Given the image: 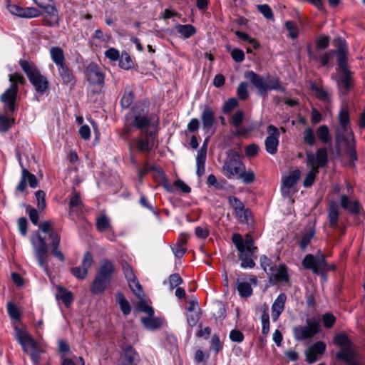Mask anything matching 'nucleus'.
I'll list each match as a JSON object with an SVG mask.
<instances>
[{"mask_svg":"<svg viewBox=\"0 0 365 365\" xmlns=\"http://www.w3.org/2000/svg\"><path fill=\"white\" fill-rule=\"evenodd\" d=\"M14 336L23 351L30 356L33 365H41L45 353L41 344L26 329L15 327Z\"/></svg>","mask_w":365,"mask_h":365,"instance_id":"f257e3e1","label":"nucleus"},{"mask_svg":"<svg viewBox=\"0 0 365 365\" xmlns=\"http://www.w3.org/2000/svg\"><path fill=\"white\" fill-rule=\"evenodd\" d=\"M132 125L139 129L143 135H149L150 137L155 134L158 125V118L154 115H148V110L143 105L135 106L128 115Z\"/></svg>","mask_w":365,"mask_h":365,"instance_id":"f03ea898","label":"nucleus"},{"mask_svg":"<svg viewBox=\"0 0 365 365\" xmlns=\"http://www.w3.org/2000/svg\"><path fill=\"white\" fill-rule=\"evenodd\" d=\"M338 125L336 127V140L338 143L344 142L349 149V155L351 161L357 160L354 146V134L349 127V115L346 108H342L338 115Z\"/></svg>","mask_w":365,"mask_h":365,"instance_id":"7ed1b4c3","label":"nucleus"},{"mask_svg":"<svg viewBox=\"0 0 365 365\" xmlns=\"http://www.w3.org/2000/svg\"><path fill=\"white\" fill-rule=\"evenodd\" d=\"M336 46L337 47V61H338V73L335 76L339 91L345 94L351 87L350 81V73L346 66V53L345 49L343 48V41L341 38L336 39Z\"/></svg>","mask_w":365,"mask_h":365,"instance_id":"20e7f679","label":"nucleus"},{"mask_svg":"<svg viewBox=\"0 0 365 365\" xmlns=\"http://www.w3.org/2000/svg\"><path fill=\"white\" fill-rule=\"evenodd\" d=\"M232 242L239 251L241 267L243 268L254 267L255 263L252 255L257 250V247L254 246L252 238L247 235L245 239H243L241 235L235 234L232 236Z\"/></svg>","mask_w":365,"mask_h":365,"instance_id":"39448f33","label":"nucleus"},{"mask_svg":"<svg viewBox=\"0 0 365 365\" xmlns=\"http://www.w3.org/2000/svg\"><path fill=\"white\" fill-rule=\"evenodd\" d=\"M245 77L255 86L259 95H264L271 90L282 91L284 90L279 80L273 77L267 76V78H263L252 71L246 72Z\"/></svg>","mask_w":365,"mask_h":365,"instance_id":"423d86ee","label":"nucleus"},{"mask_svg":"<svg viewBox=\"0 0 365 365\" xmlns=\"http://www.w3.org/2000/svg\"><path fill=\"white\" fill-rule=\"evenodd\" d=\"M19 64L31 83L35 87L36 91L40 93H44L48 88V81L37 69L34 63L21 60Z\"/></svg>","mask_w":365,"mask_h":365,"instance_id":"0eeeda50","label":"nucleus"},{"mask_svg":"<svg viewBox=\"0 0 365 365\" xmlns=\"http://www.w3.org/2000/svg\"><path fill=\"white\" fill-rule=\"evenodd\" d=\"M9 81L11 86L1 95L0 100L10 111L14 112L15 110L14 102L18 93L17 83H23L24 78L21 75L14 73L9 75Z\"/></svg>","mask_w":365,"mask_h":365,"instance_id":"6e6552de","label":"nucleus"},{"mask_svg":"<svg viewBox=\"0 0 365 365\" xmlns=\"http://www.w3.org/2000/svg\"><path fill=\"white\" fill-rule=\"evenodd\" d=\"M30 242L34 248V255L38 261V265L45 271H47L48 247L45 239L37 232L31 237Z\"/></svg>","mask_w":365,"mask_h":365,"instance_id":"1a4fd4ad","label":"nucleus"},{"mask_svg":"<svg viewBox=\"0 0 365 365\" xmlns=\"http://www.w3.org/2000/svg\"><path fill=\"white\" fill-rule=\"evenodd\" d=\"M306 326H297L293 328V335L296 340L304 341L312 338L320 330V320L319 318L306 319Z\"/></svg>","mask_w":365,"mask_h":365,"instance_id":"9d476101","label":"nucleus"},{"mask_svg":"<svg viewBox=\"0 0 365 365\" xmlns=\"http://www.w3.org/2000/svg\"><path fill=\"white\" fill-rule=\"evenodd\" d=\"M222 170L228 178L237 177L238 174L245 170L240 156L234 150H230L224 163Z\"/></svg>","mask_w":365,"mask_h":365,"instance_id":"9b49d317","label":"nucleus"},{"mask_svg":"<svg viewBox=\"0 0 365 365\" xmlns=\"http://www.w3.org/2000/svg\"><path fill=\"white\" fill-rule=\"evenodd\" d=\"M302 264L304 267L312 270L314 273H324L329 269L324 255L322 254L317 257L311 254L307 255L302 261ZM334 265L329 267L330 269H334Z\"/></svg>","mask_w":365,"mask_h":365,"instance_id":"f8f14e48","label":"nucleus"},{"mask_svg":"<svg viewBox=\"0 0 365 365\" xmlns=\"http://www.w3.org/2000/svg\"><path fill=\"white\" fill-rule=\"evenodd\" d=\"M39 227L43 232L48 234V237L51 240V243L53 247V250L51 251L52 255L63 262L64 260V256L58 249L60 237L56 232L51 229V224L49 222H44L39 225Z\"/></svg>","mask_w":365,"mask_h":365,"instance_id":"ddd939ff","label":"nucleus"},{"mask_svg":"<svg viewBox=\"0 0 365 365\" xmlns=\"http://www.w3.org/2000/svg\"><path fill=\"white\" fill-rule=\"evenodd\" d=\"M267 132L269 135L264 142L266 151L271 155H274L277 151L279 132L275 126L272 125L267 127Z\"/></svg>","mask_w":365,"mask_h":365,"instance_id":"4468645a","label":"nucleus"},{"mask_svg":"<svg viewBox=\"0 0 365 365\" xmlns=\"http://www.w3.org/2000/svg\"><path fill=\"white\" fill-rule=\"evenodd\" d=\"M229 203L235 210V214L238 220L242 223H247L249 211L245 208L244 204L236 197L230 196Z\"/></svg>","mask_w":365,"mask_h":365,"instance_id":"2eb2a0df","label":"nucleus"},{"mask_svg":"<svg viewBox=\"0 0 365 365\" xmlns=\"http://www.w3.org/2000/svg\"><path fill=\"white\" fill-rule=\"evenodd\" d=\"M140 361L138 353L129 345L123 349L118 365H138Z\"/></svg>","mask_w":365,"mask_h":365,"instance_id":"dca6fc26","label":"nucleus"},{"mask_svg":"<svg viewBox=\"0 0 365 365\" xmlns=\"http://www.w3.org/2000/svg\"><path fill=\"white\" fill-rule=\"evenodd\" d=\"M125 277L128 282L129 287L138 298H141L143 289L140 284L136 279L132 268L126 264L123 266Z\"/></svg>","mask_w":365,"mask_h":365,"instance_id":"f3484780","label":"nucleus"},{"mask_svg":"<svg viewBox=\"0 0 365 365\" xmlns=\"http://www.w3.org/2000/svg\"><path fill=\"white\" fill-rule=\"evenodd\" d=\"M86 76L91 84L102 85L104 82V76L101 68L94 63L88 64L86 70Z\"/></svg>","mask_w":365,"mask_h":365,"instance_id":"a211bd4d","label":"nucleus"},{"mask_svg":"<svg viewBox=\"0 0 365 365\" xmlns=\"http://www.w3.org/2000/svg\"><path fill=\"white\" fill-rule=\"evenodd\" d=\"M93 264V257L89 252L84 254L81 266L71 269V273L78 279H84L88 274V270Z\"/></svg>","mask_w":365,"mask_h":365,"instance_id":"6ab92c4d","label":"nucleus"},{"mask_svg":"<svg viewBox=\"0 0 365 365\" xmlns=\"http://www.w3.org/2000/svg\"><path fill=\"white\" fill-rule=\"evenodd\" d=\"M8 9L11 14L22 18H34L39 16L41 14L40 11L36 8H22L16 4L9 5Z\"/></svg>","mask_w":365,"mask_h":365,"instance_id":"aec40b11","label":"nucleus"},{"mask_svg":"<svg viewBox=\"0 0 365 365\" xmlns=\"http://www.w3.org/2000/svg\"><path fill=\"white\" fill-rule=\"evenodd\" d=\"M326 349V344L322 341H317L305 351L306 360L313 364L318 360V355L322 354Z\"/></svg>","mask_w":365,"mask_h":365,"instance_id":"412c9836","label":"nucleus"},{"mask_svg":"<svg viewBox=\"0 0 365 365\" xmlns=\"http://www.w3.org/2000/svg\"><path fill=\"white\" fill-rule=\"evenodd\" d=\"M207 139L205 140L202 147L197 152V155L196 157V174L197 176L200 177L204 175L205 172V160L207 156Z\"/></svg>","mask_w":365,"mask_h":365,"instance_id":"4be33fe9","label":"nucleus"},{"mask_svg":"<svg viewBox=\"0 0 365 365\" xmlns=\"http://www.w3.org/2000/svg\"><path fill=\"white\" fill-rule=\"evenodd\" d=\"M201 120L203 130L206 133H209L215 120V113L211 108L207 106L204 108L201 114Z\"/></svg>","mask_w":365,"mask_h":365,"instance_id":"5701e85b","label":"nucleus"},{"mask_svg":"<svg viewBox=\"0 0 365 365\" xmlns=\"http://www.w3.org/2000/svg\"><path fill=\"white\" fill-rule=\"evenodd\" d=\"M301 175V172L299 170L296 169L289 173L287 176H284L282 178V184L283 186L282 187V192L283 194L287 193L289 192V189L292 187L298 181Z\"/></svg>","mask_w":365,"mask_h":365,"instance_id":"b1692460","label":"nucleus"},{"mask_svg":"<svg viewBox=\"0 0 365 365\" xmlns=\"http://www.w3.org/2000/svg\"><path fill=\"white\" fill-rule=\"evenodd\" d=\"M286 299V295L282 293L273 302L272 305V319L273 321H277L279 315L284 311Z\"/></svg>","mask_w":365,"mask_h":365,"instance_id":"393cba45","label":"nucleus"},{"mask_svg":"<svg viewBox=\"0 0 365 365\" xmlns=\"http://www.w3.org/2000/svg\"><path fill=\"white\" fill-rule=\"evenodd\" d=\"M114 272L113 263L108 259H103L100 262V266L96 275L105 278L109 281L111 280V275Z\"/></svg>","mask_w":365,"mask_h":365,"instance_id":"a878e982","label":"nucleus"},{"mask_svg":"<svg viewBox=\"0 0 365 365\" xmlns=\"http://www.w3.org/2000/svg\"><path fill=\"white\" fill-rule=\"evenodd\" d=\"M58 74L61 76L63 83L67 86H73L76 83V79L71 70L66 63L57 67Z\"/></svg>","mask_w":365,"mask_h":365,"instance_id":"bb28decb","label":"nucleus"},{"mask_svg":"<svg viewBox=\"0 0 365 365\" xmlns=\"http://www.w3.org/2000/svg\"><path fill=\"white\" fill-rule=\"evenodd\" d=\"M38 6L42 8L51 18L57 19V9L52 0H33Z\"/></svg>","mask_w":365,"mask_h":365,"instance_id":"cd10ccee","label":"nucleus"},{"mask_svg":"<svg viewBox=\"0 0 365 365\" xmlns=\"http://www.w3.org/2000/svg\"><path fill=\"white\" fill-rule=\"evenodd\" d=\"M337 358L344 360L348 365H359L354 353L350 349V346L342 348L337 354Z\"/></svg>","mask_w":365,"mask_h":365,"instance_id":"c85d7f7f","label":"nucleus"},{"mask_svg":"<svg viewBox=\"0 0 365 365\" xmlns=\"http://www.w3.org/2000/svg\"><path fill=\"white\" fill-rule=\"evenodd\" d=\"M110 282V281L98 275H96V277L92 283L91 290L94 294H101L104 292Z\"/></svg>","mask_w":365,"mask_h":365,"instance_id":"c756f323","label":"nucleus"},{"mask_svg":"<svg viewBox=\"0 0 365 365\" xmlns=\"http://www.w3.org/2000/svg\"><path fill=\"white\" fill-rule=\"evenodd\" d=\"M339 207L334 202H331L328 211L329 223L331 227L335 228L338 225Z\"/></svg>","mask_w":365,"mask_h":365,"instance_id":"7c9ffc66","label":"nucleus"},{"mask_svg":"<svg viewBox=\"0 0 365 365\" xmlns=\"http://www.w3.org/2000/svg\"><path fill=\"white\" fill-rule=\"evenodd\" d=\"M175 30L184 38H188L196 33L195 28L190 24H177Z\"/></svg>","mask_w":365,"mask_h":365,"instance_id":"2f4dec72","label":"nucleus"},{"mask_svg":"<svg viewBox=\"0 0 365 365\" xmlns=\"http://www.w3.org/2000/svg\"><path fill=\"white\" fill-rule=\"evenodd\" d=\"M154 135L155 134H153L152 137L149 135L148 136L144 135L145 139L143 138H136L135 143L138 149L141 152L150 150L153 148L152 139L153 138Z\"/></svg>","mask_w":365,"mask_h":365,"instance_id":"473e14b6","label":"nucleus"},{"mask_svg":"<svg viewBox=\"0 0 365 365\" xmlns=\"http://www.w3.org/2000/svg\"><path fill=\"white\" fill-rule=\"evenodd\" d=\"M269 275L279 282H286L288 280L287 271L284 264H280L278 267L275 265Z\"/></svg>","mask_w":365,"mask_h":365,"instance_id":"72a5a7b5","label":"nucleus"},{"mask_svg":"<svg viewBox=\"0 0 365 365\" xmlns=\"http://www.w3.org/2000/svg\"><path fill=\"white\" fill-rule=\"evenodd\" d=\"M50 54L57 67L66 63L63 51L60 47H52L50 49Z\"/></svg>","mask_w":365,"mask_h":365,"instance_id":"f704fd0d","label":"nucleus"},{"mask_svg":"<svg viewBox=\"0 0 365 365\" xmlns=\"http://www.w3.org/2000/svg\"><path fill=\"white\" fill-rule=\"evenodd\" d=\"M341 205L343 208L347 209L354 213L359 212L360 209L358 202L349 200L346 195L341 197Z\"/></svg>","mask_w":365,"mask_h":365,"instance_id":"c9c22d12","label":"nucleus"},{"mask_svg":"<svg viewBox=\"0 0 365 365\" xmlns=\"http://www.w3.org/2000/svg\"><path fill=\"white\" fill-rule=\"evenodd\" d=\"M317 135L320 141L323 143H331V138L329 128L325 125H320L317 130Z\"/></svg>","mask_w":365,"mask_h":365,"instance_id":"e433bc0d","label":"nucleus"},{"mask_svg":"<svg viewBox=\"0 0 365 365\" xmlns=\"http://www.w3.org/2000/svg\"><path fill=\"white\" fill-rule=\"evenodd\" d=\"M314 234L315 231L312 227H309L304 232V233H303L299 242V247L302 250H305L307 247L312 239L313 238Z\"/></svg>","mask_w":365,"mask_h":365,"instance_id":"4c0bfd02","label":"nucleus"},{"mask_svg":"<svg viewBox=\"0 0 365 365\" xmlns=\"http://www.w3.org/2000/svg\"><path fill=\"white\" fill-rule=\"evenodd\" d=\"M141 322L148 329H155L160 327L161 321L158 318L148 315L147 317H142Z\"/></svg>","mask_w":365,"mask_h":365,"instance_id":"58836bf2","label":"nucleus"},{"mask_svg":"<svg viewBox=\"0 0 365 365\" xmlns=\"http://www.w3.org/2000/svg\"><path fill=\"white\" fill-rule=\"evenodd\" d=\"M56 298L62 300L66 307H68L73 301L71 292L62 287L58 288V292L56 294Z\"/></svg>","mask_w":365,"mask_h":365,"instance_id":"ea45409f","label":"nucleus"},{"mask_svg":"<svg viewBox=\"0 0 365 365\" xmlns=\"http://www.w3.org/2000/svg\"><path fill=\"white\" fill-rule=\"evenodd\" d=\"M82 202L80 199L79 195L77 192H73L70 198L69 207L73 212H78L82 210Z\"/></svg>","mask_w":365,"mask_h":365,"instance_id":"a19ab883","label":"nucleus"},{"mask_svg":"<svg viewBox=\"0 0 365 365\" xmlns=\"http://www.w3.org/2000/svg\"><path fill=\"white\" fill-rule=\"evenodd\" d=\"M116 300L120 305V309L125 315H128L131 312V308L129 302L126 300L125 297L121 293L116 294Z\"/></svg>","mask_w":365,"mask_h":365,"instance_id":"79ce46f5","label":"nucleus"},{"mask_svg":"<svg viewBox=\"0 0 365 365\" xmlns=\"http://www.w3.org/2000/svg\"><path fill=\"white\" fill-rule=\"evenodd\" d=\"M237 289L240 296L247 297H250L252 293V289L250 283L247 282H237Z\"/></svg>","mask_w":365,"mask_h":365,"instance_id":"37998d69","label":"nucleus"},{"mask_svg":"<svg viewBox=\"0 0 365 365\" xmlns=\"http://www.w3.org/2000/svg\"><path fill=\"white\" fill-rule=\"evenodd\" d=\"M303 140L309 146H313L315 144L316 137L314 130L311 128L308 127L304 129L303 133Z\"/></svg>","mask_w":365,"mask_h":365,"instance_id":"c03bdc74","label":"nucleus"},{"mask_svg":"<svg viewBox=\"0 0 365 365\" xmlns=\"http://www.w3.org/2000/svg\"><path fill=\"white\" fill-rule=\"evenodd\" d=\"M96 225L100 232L107 231L110 229V220L106 215H101L97 219Z\"/></svg>","mask_w":365,"mask_h":365,"instance_id":"a18cd8bd","label":"nucleus"},{"mask_svg":"<svg viewBox=\"0 0 365 365\" xmlns=\"http://www.w3.org/2000/svg\"><path fill=\"white\" fill-rule=\"evenodd\" d=\"M317 156V165L321 168L324 166L327 163V152L325 148H319L316 154Z\"/></svg>","mask_w":365,"mask_h":365,"instance_id":"49530a36","label":"nucleus"},{"mask_svg":"<svg viewBox=\"0 0 365 365\" xmlns=\"http://www.w3.org/2000/svg\"><path fill=\"white\" fill-rule=\"evenodd\" d=\"M260 264L262 269L269 274L273 271L274 266L270 259L267 257L265 255H262L260 257Z\"/></svg>","mask_w":365,"mask_h":365,"instance_id":"de8ad7c7","label":"nucleus"},{"mask_svg":"<svg viewBox=\"0 0 365 365\" xmlns=\"http://www.w3.org/2000/svg\"><path fill=\"white\" fill-rule=\"evenodd\" d=\"M262 332L263 334H267L269 331V315L267 309L263 311L261 317Z\"/></svg>","mask_w":365,"mask_h":365,"instance_id":"09e8293b","label":"nucleus"},{"mask_svg":"<svg viewBox=\"0 0 365 365\" xmlns=\"http://www.w3.org/2000/svg\"><path fill=\"white\" fill-rule=\"evenodd\" d=\"M144 294L143 293V295L141 298H138L139 302L137 304V307L139 310H140L143 312H145L148 314L150 316H153L154 314L153 309L146 304V302L143 300Z\"/></svg>","mask_w":365,"mask_h":365,"instance_id":"8fccbe9b","label":"nucleus"},{"mask_svg":"<svg viewBox=\"0 0 365 365\" xmlns=\"http://www.w3.org/2000/svg\"><path fill=\"white\" fill-rule=\"evenodd\" d=\"M22 174L26 178V182H29V185L31 187L35 188L37 187V179L36 177L29 172L26 168H23L22 169Z\"/></svg>","mask_w":365,"mask_h":365,"instance_id":"3c124183","label":"nucleus"},{"mask_svg":"<svg viewBox=\"0 0 365 365\" xmlns=\"http://www.w3.org/2000/svg\"><path fill=\"white\" fill-rule=\"evenodd\" d=\"M119 59V66L123 69H129L132 66V61L127 53H122Z\"/></svg>","mask_w":365,"mask_h":365,"instance_id":"603ef678","label":"nucleus"},{"mask_svg":"<svg viewBox=\"0 0 365 365\" xmlns=\"http://www.w3.org/2000/svg\"><path fill=\"white\" fill-rule=\"evenodd\" d=\"M317 169H311L304 180L303 185L304 187H310L314 182L316 175L318 174Z\"/></svg>","mask_w":365,"mask_h":365,"instance_id":"864d4df0","label":"nucleus"},{"mask_svg":"<svg viewBox=\"0 0 365 365\" xmlns=\"http://www.w3.org/2000/svg\"><path fill=\"white\" fill-rule=\"evenodd\" d=\"M14 120L0 115V132L7 131L11 125L14 123Z\"/></svg>","mask_w":365,"mask_h":365,"instance_id":"5fc2aeb1","label":"nucleus"},{"mask_svg":"<svg viewBox=\"0 0 365 365\" xmlns=\"http://www.w3.org/2000/svg\"><path fill=\"white\" fill-rule=\"evenodd\" d=\"M200 315H201V312H188V314H187V323L189 324V326L190 327H195L200 318Z\"/></svg>","mask_w":365,"mask_h":365,"instance_id":"6e6d98bb","label":"nucleus"},{"mask_svg":"<svg viewBox=\"0 0 365 365\" xmlns=\"http://www.w3.org/2000/svg\"><path fill=\"white\" fill-rule=\"evenodd\" d=\"M237 178L241 179L245 183H250L255 180V174L253 172L243 170L238 174Z\"/></svg>","mask_w":365,"mask_h":365,"instance_id":"4d7b16f0","label":"nucleus"},{"mask_svg":"<svg viewBox=\"0 0 365 365\" xmlns=\"http://www.w3.org/2000/svg\"><path fill=\"white\" fill-rule=\"evenodd\" d=\"M245 113L242 110H237L231 118V123L234 127H239L243 121Z\"/></svg>","mask_w":365,"mask_h":365,"instance_id":"13d9d810","label":"nucleus"},{"mask_svg":"<svg viewBox=\"0 0 365 365\" xmlns=\"http://www.w3.org/2000/svg\"><path fill=\"white\" fill-rule=\"evenodd\" d=\"M235 34L240 39L247 41L254 48H257L259 47V43H257V41L255 39L250 38L247 34L237 31L235 32Z\"/></svg>","mask_w":365,"mask_h":365,"instance_id":"bf43d9fd","label":"nucleus"},{"mask_svg":"<svg viewBox=\"0 0 365 365\" xmlns=\"http://www.w3.org/2000/svg\"><path fill=\"white\" fill-rule=\"evenodd\" d=\"M7 311L9 316L16 320H19L20 318V314L17 307L12 302H8Z\"/></svg>","mask_w":365,"mask_h":365,"instance_id":"052dcab7","label":"nucleus"},{"mask_svg":"<svg viewBox=\"0 0 365 365\" xmlns=\"http://www.w3.org/2000/svg\"><path fill=\"white\" fill-rule=\"evenodd\" d=\"M133 101V94L130 91L125 92L123 96L120 104L123 108H128Z\"/></svg>","mask_w":365,"mask_h":365,"instance_id":"680f3d73","label":"nucleus"},{"mask_svg":"<svg viewBox=\"0 0 365 365\" xmlns=\"http://www.w3.org/2000/svg\"><path fill=\"white\" fill-rule=\"evenodd\" d=\"M334 343L342 348H345L349 346V341L346 335L338 334L334 337Z\"/></svg>","mask_w":365,"mask_h":365,"instance_id":"e2e57ef3","label":"nucleus"},{"mask_svg":"<svg viewBox=\"0 0 365 365\" xmlns=\"http://www.w3.org/2000/svg\"><path fill=\"white\" fill-rule=\"evenodd\" d=\"M237 94L241 100H245L248 96L247 85L246 83L242 82L239 84L237 89Z\"/></svg>","mask_w":365,"mask_h":365,"instance_id":"0e129e2a","label":"nucleus"},{"mask_svg":"<svg viewBox=\"0 0 365 365\" xmlns=\"http://www.w3.org/2000/svg\"><path fill=\"white\" fill-rule=\"evenodd\" d=\"M35 195L38 209L43 210L46 207L45 192L42 190H38Z\"/></svg>","mask_w":365,"mask_h":365,"instance_id":"69168bd1","label":"nucleus"},{"mask_svg":"<svg viewBox=\"0 0 365 365\" xmlns=\"http://www.w3.org/2000/svg\"><path fill=\"white\" fill-rule=\"evenodd\" d=\"M257 7L258 11H260L266 19H271L273 18L272 11L268 5L261 4L257 5Z\"/></svg>","mask_w":365,"mask_h":365,"instance_id":"338daca9","label":"nucleus"},{"mask_svg":"<svg viewBox=\"0 0 365 365\" xmlns=\"http://www.w3.org/2000/svg\"><path fill=\"white\" fill-rule=\"evenodd\" d=\"M238 106V101L235 98H230L223 106L222 110L225 113H230Z\"/></svg>","mask_w":365,"mask_h":365,"instance_id":"774afa93","label":"nucleus"}]
</instances>
